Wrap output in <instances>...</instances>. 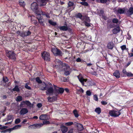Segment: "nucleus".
Returning <instances> with one entry per match:
<instances>
[{
	"label": "nucleus",
	"mask_w": 133,
	"mask_h": 133,
	"mask_svg": "<svg viewBox=\"0 0 133 133\" xmlns=\"http://www.w3.org/2000/svg\"><path fill=\"white\" fill-rule=\"evenodd\" d=\"M77 77L79 81L83 85L87 87L91 86L93 85V83L91 81L88 80L87 79L83 78L81 75H79Z\"/></svg>",
	"instance_id": "obj_1"
},
{
	"label": "nucleus",
	"mask_w": 133,
	"mask_h": 133,
	"mask_svg": "<svg viewBox=\"0 0 133 133\" xmlns=\"http://www.w3.org/2000/svg\"><path fill=\"white\" fill-rule=\"evenodd\" d=\"M7 56L10 59L15 60L16 59L15 54L12 51H6Z\"/></svg>",
	"instance_id": "obj_2"
},
{
	"label": "nucleus",
	"mask_w": 133,
	"mask_h": 133,
	"mask_svg": "<svg viewBox=\"0 0 133 133\" xmlns=\"http://www.w3.org/2000/svg\"><path fill=\"white\" fill-rule=\"evenodd\" d=\"M25 105L30 108L32 107L33 105L29 101L27 100L21 102L20 106L21 107H25Z\"/></svg>",
	"instance_id": "obj_3"
},
{
	"label": "nucleus",
	"mask_w": 133,
	"mask_h": 133,
	"mask_svg": "<svg viewBox=\"0 0 133 133\" xmlns=\"http://www.w3.org/2000/svg\"><path fill=\"white\" fill-rule=\"evenodd\" d=\"M109 114L111 116L117 117L120 115L121 113L120 112V111L113 110L110 111Z\"/></svg>",
	"instance_id": "obj_4"
},
{
	"label": "nucleus",
	"mask_w": 133,
	"mask_h": 133,
	"mask_svg": "<svg viewBox=\"0 0 133 133\" xmlns=\"http://www.w3.org/2000/svg\"><path fill=\"white\" fill-rule=\"evenodd\" d=\"M43 58L45 61H49L50 60V54L47 52H44L42 53Z\"/></svg>",
	"instance_id": "obj_5"
},
{
	"label": "nucleus",
	"mask_w": 133,
	"mask_h": 133,
	"mask_svg": "<svg viewBox=\"0 0 133 133\" xmlns=\"http://www.w3.org/2000/svg\"><path fill=\"white\" fill-rule=\"evenodd\" d=\"M48 88L46 89V92L47 95H52L54 93V89L52 85L50 84L48 85Z\"/></svg>",
	"instance_id": "obj_6"
},
{
	"label": "nucleus",
	"mask_w": 133,
	"mask_h": 133,
	"mask_svg": "<svg viewBox=\"0 0 133 133\" xmlns=\"http://www.w3.org/2000/svg\"><path fill=\"white\" fill-rule=\"evenodd\" d=\"M31 8L32 10L36 14L39 10L38 9V6L36 2H33L31 5Z\"/></svg>",
	"instance_id": "obj_7"
},
{
	"label": "nucleus",
	"mask_w": 133,
	"mask_h": 133,
	"mask_svg": "<svg viewBox=\"0 0 133 133\" xmlns=\"http://www.w3.org/2000/svg\"><path fill=\"white\" fill-rule=\"evenodd\" d=\"M51 51L53 54L56 56H61L63 55V53L61 51L56 48H52Z\"/></svg>",
	"instance_id": "obj_8"
},
{
	"label": "nucleus",
	"mask_w": 133,
	"mask_h": 133,
	"mask_svg": "<svg viewBox=\"0 0 133 133\" xmlns=\"http://www.w3.org/2000/svg\"><path fill=\"white\" fill-rule=\"evenodd\" d=\"M55 89L57 92L59 93L62 94L64 91V89L62 88H59L58 87H56L55 85H54Z\"/></svg>",
	"instance_id": "obj_9"
},
{
	"label": "nucleus",
	"mask_w": 133,
	"mask_h": 133,
	"mask_svg": "<svg viewBox=\"0 0 133 133\" xmlns=\"http://www.w3.org/2000/svg\"><path fill=\"white\" fill-rule=\"evenodd\" d=\"M126 14L128 15H130L133 14V7L130 8L129 9H126Z\"/></svg>",
	"instance_id": "obj_10"
},
{
	"label": "nucleus",
	"mask_w": 133,
	"mask_h": 133,
	"mask_svg": "<svg viewBox=\"0 0 133 133\" xmlns=\"http://www.w3.org/2000/svg\"><path fill=\"white\" fill-rule=\"evenodd\" d=\"M49 0H38L41 6L45 5L46 3L49 1Z\"/></svg>",
	"instance_id": "obj_11"
},
{
	"label": "nucleus",
	"mask_w": 133,
	"mask_h": 133,
	"mask_svg": "<svg viewBox=\"0 0 133 133\" xmlns=\"http://www.w3.org/2000/svg\"><path fill=\"white\" fill-rule=\"evenodd\" d=\"M28 112V109L25 108H22L20 111V113L21 115H24Z\"/></svg>",
	"instance_id": "obj_12"
},
{
	"label": "nucleus",
	"mask_w": 133,
	"mask_h": 133,
	"mask_svg": "<svg viewBox=\"0 0 133 133\" xmlns=\"http://www.w3.org/2000/svg\"><path fill=\"white\" fill-rule=\"evenodd\" d=\"M40 119L41 120H45L49 119V117L46 115H41L39 117Z\"/></svg>",
	"instance_id": "obj_13"
},
{
	"label": "nucleus",
	"mask_w": 133,
	"mask_h": 133,
	"mask_svg": "<svg viewBox=\"0 0 133 133\" xmlns=\"http://www.w3.org/2000/svg\"><path fill=\"white\" fill-rule=\"evenodd\" d=\"M63 68L64 69V71L68 70H70V68L68 65L66 63H63L62 64Z\"/></svg>",
	"instance_id": "obj_14"
},
{
	"label": "nucleus",
	"mask_w": 133,
	"mask_h": 133,
	"mask_svg": "<svg viewBox=\"0 0 133 133\" xmlns=\"http://www.w3.org/2000/svg\"><path fill=\"white\" fill-rule=\"evenodd\" d=\"M48 85L45 83H42L40 87V89L42 90H46L47 88H48Z\"/></svg>",
	"instance_id": "obj_15"
},
{
	"label": "nucleus",
	"mask_w": 133,
	"mask_h": 133,
	"mask_svg": "<svg viewBox=\"0 0 133 133\" xmlns=\"http://www.w3.org/2000/svg\"><path fill=\"white\" fill-rule=\"evenodd\" d=\"M126 9L119 8L117 10V12L120 14L125 13L126 14Z\"/></svg>",
	"instance_id": "obj_16"
},
{
	"label": "nucleus",
	"mask_w": 133,
	"mask_h": 133,
	"mask_svg": "<svg viewBox=\"0 0 133 133\" xmlns=\"http://www.w3.org/2000/svg\"><path fill=\"white\" fill-rule=\"evenodd\" d=\"M120 29L119 27H117L112 30V32L113 34H116L118 33L120 31Z\"/></svg>",
	"instance_id": "obj_17"
},
{
	"label": "nucleus",
	"mask_w": 133,
	"mask_h": 133,
	"mask_svg": "<svg viewBox=\"0 0 133 133\" xmlns=\"http://www.w3.org/2000/svg\"><path fill=\"white\" fill-rule=\"evenodd\" d=\"M56 99V98L55 97L53 96L52 97H48V101L49 102H52L55 101Z\"/></svg>",
	"instance_id": "obj_18"
},
{
	"label": "nucleus",
	"mask_w": 133,
	"mask_h": 133,
	"mask_svg": "<svg viewBox=\"0 0 133 133\" xmlns=\"http://www.w3.org/2000/svg\"><path fill=\"white\" fill-rule=\"evenodd\" d=\"M113 75L116 78H118L120 77V74L118 71H116L113 73Z\"/></svg>",
	"instance_id": "obj_19"
},
{
	"label": "nucleus",
	"mask_w": 133,
	"mask_h": 133,
	"mask_svg": "<svg viewBox=\"0 0 133 133\" xmlns=\"http://www.w3.org/2000/svg\"><path fill=\"white\" fill-rule=\"evenodd\" d=\"M61 129L63 133H65L68 130V128L64 126L61 127Z\"/></svg>",
	"instance_id": "obj_20"
},
{
	"label": "nucleus",
	"mask_w": 133,
	"mask_h": 133,
	"mask_svg": "<svg viewBox=\"0 0 133 133\" xmlns=\"http://www.w3.org/2000/svg\"><path fill=\"white\" fill-rule=\"evenodd\" d=\"M82 21L88 22H90V19L89 17L86 16H84Z\"/></svg>",
	"instance_id": "obj_21"
},
{
	"label": "nucleus",
	"mask_w": 133,
	"mask_h": 133,
	"mask_svg": "<svg viewBox=\"0 0 133 133\" xmlns=\"http://www.w3.org/2000/svg\"><path fill=\"white\" fill-rule=\"evenodd\" d=\"M59 29L61 30L66 31L68 30V27L66 25L65 26H60L59 27Z\"/></svg>",
	"instance_id": "obj_22"
},
{
	"label": "nucleus",
	"mask_w": 133,
	"mask_h": 133,
	"mask_svg": "<svg viewBox=\"0 0 133 133\" xmlns=\"http://www.w3.org/2000/svg\"><path fill=\"white\" fill-rule=\"evenodd\" d=\"M107 46L109 49H112L114 46V44L112 42H109Z\"/></svg>",
	"instance_id": "obj_23"
},
{
	"label": "nucleus",
	"mask_w": 133,
	"mask_h": 133,
	"mask_svg": "<svg viewBox=\"0 0 133 133\" xmlns=\"http://www.w3.org/2000/svg\"><path fill=\"white\" fill-rule=\"evenodd\" d=\"M16 33L22 37H25L24 31H18Z\"/></svg>",
	"instance_id": "obj_24"
},
{
	"label": "nucleus",
	"mask_w": 133,
	"mask_h": 133,
	"mask_svg": "<svg viewBox=\"0 0 133 133\" xmlns=\"http://www.w3.org/2000/svg\"><path fill=\"white\" fill-rule=\"evenodd\" d=\"M18 4L21 6L22 7H24L25 5V2L24 1L21 0L19 1Z\"/></svg>",
	"instance_id": "obj_25"
},
{
	"label": "nucleus",
	"mask_w": 133,
	"mask_h": 133,
	"mask_svg": "<svg viewBox=\"0 0 133 133\" xmlns=\"http://www.w3.org/2000/svg\"><path fill=\"white\" fill-rule=\"evenodd\" d=\"M21 126L20 125H18L14 126L12 128H10L11 131L13 130L17 129L20 128Z\"/></svg>",
	"instance_id": "obj_26"
},
{
	"label": "nucleus",
	"mask_w": 133,
	"mask_h": 133,
	"mask_svg": "<svg viewBox=\"0 0 133 133\" xmlns=\"http://www.w3.org/2000/svg\"><path fill=\"white\" fill-rule=\"evenodd\" d=\"M11 131L10 129L9 128L2 131L1 132V133H10Z\"/></svg>",
	"instance_id": "obj_27"
},
{
	"label": "nucleus",
	"mask_w": 133,
	"mask_h": 133,
	"mask_svg": "<svg viewBox=\"0 0 133 133\" xmlns=\"http://www.w3.org/2000/svg\"><path fill=\"white\" fill-rule=\"evenodd\" d=\"M43 125V123L36 124L33 125L32 126L37 128H39L40 127H42Z\"/></svg>",
	"instance_id": "obj_28"
},
{
	"label": "nucleus",
	"mask_w": 133,
	"mask_h": 133,
	"mask_svg": "<svg viewBox=\"0 0 133 133\" xmlns=\"http://www.w3.org/2000/svg\"><path fill=\"white\" fill-rule=\"evenodd\" d=\"M38 15H43L45 16L46 14L44 12H43L41 10H39L38 11V12L37 14Z\"/></svg>",
	"instance_id": "obj_29"
},
{
	"label": "nucleus",
	"mask_w": 133,
	"mask_h": 133,
	"mask_svg": "<svg viewBox=\"0 0 133 133\" xmlns=\"http://www.w3.org/2000/svg\"><path fill=\"white\" fill-rule=\"evenodd\" d=\"M78 128L77 129L79 131L82 130L83 129V127L82 124H78L77 125Z\"/></svg>",
	"instance_id": "obj_30"
},
{
	"label": "nucleus",
	"mask_w": 133,
	"mask_h": 133,
	"mask_svg": "<svg viewBox=\"0 0 133 133\" xmlns=\"http://www.w3.org/2000/svg\"><path fill=\"white\" fill-rule=\"evenodd\" d=\"M19 89L17 85H16L14 88L12 89V90L13 91H16L17 92H18L19 91Z\"/></svg>",
	"instance_id": "obj_31"
},
{
	"label": "nucleus",
	"mask_w": 133,
	"mask_h": 133,
	"mask_svg": "<svg viewBox=\"0 0 133 133\" xmlns=\"http://www.w3.org/2000/svg\"><path fill=\"white\" fill-rule=\"evenodd\" d=\"M84 16H82V14L80 13L78 14L77 15V17L79 18L82 20L83 19Z\"/></svg>",
	"instance_id": "obj_32"
},
{
	"label": "nucleus",
	"mask_w": 133,
	"mask_h": 133,
	"mask_svg": "<svg viewBox=\"0 0 133 133\" xmlns=\"http://www.w3.org/2000/svg\"><path fill=\"white\" fill-rule=\"evenodd\" d=\"M25 37L31 35V32L29 31H24Z\"/></svg>",
	"instance_id": "obj_33"
},
{
	"label": "nucleus",
	"mask_w": 133,
	"mask_h": 133,
	"mask_svg": "<svg viewBox=\"0 0 133 133\" xmlns=\"http://www.w3.org/2000/svg\"><path fill=\"white\" fill-rule=\"evenodd\" d=\"M73 112L76 117H78V116H79V115L76 110H74L73 111Z\"/></svg>",
	"instance_id": "obj_34"
},
{
	"label": "nucleus",
	"mask_w": 133,
	"mask_h": 133,
	"mask_svg": "<svg viewBox=\"0 0 133 133\" xmlns=\"http://www.w3.org/2000/svg\"><path fill=\"white\" fill-rule=\"evenodd\" d=\"M49 23L50 24L53 26H55L56 25V22H54L50 20H49Z\"/></svg>",
	"instance_id": "obj_35"
},
{
	"label": "nucleus",
	"mask_w": 133,
	"mask_h": 133,
	"mask_svg": "<svg viewBox=\"0 0 133 133\" xmlns=\"http://www.w3.org/2000/svg\"><path fill=\"white\" fill-rule=\"evenodd\" d=\"M95 111L96 112L99 114L101 112V109L99 108H97L95 109Z\"/></svg>",
	"instance_id": "obj_36"
},
{
	"label": "nucleus",
	"mask_w": 133,
	"mask_h": 133,
	"mask_svg": "<svg viewBox=\"0 0 133 133\" xmlns=\"http://www.w3.org/2000/svg\"><path fill=\"white\" fill-rule=\"evenodd\" d=\"M75 58V56H72L71 57H69V58L68 57H66L65 58V59H69L70 61H74V59Z\"/></svg>",
	"instance_id": "obj_37"
},
{
	"label": "nucleus",
	"mask_w": 133,
	"mask_h": 133,
	"mask_svg": "<svg viewBox=\"0 0 133 133\" xmlns=\"http://www.w3.org/2000/svg\"><path fill=\"white\" fill-rule=\"evenodd\" d=\"M13 117L12 115H9L8 116L7 118V120L9 121L11 119H13Z\"/></svg>",
	"instance_id": "obj_38"
},
{
	"label": "nucleus",
	"mask_w": 133,
	"mask_h": 133,
	"mask_svg": "<svg viewBox=\"0 0 133 133\" xmlns=\"http://www.w3.org/2000/svg\"><path fill=\"white\" fill-rule=\"evenodd\" d=\"M112 22L114 23L117 24L118 22V20L117 18H114L113 19Z\"/></svg>",
	"instance_id": "obj_39"
},
{
	"label": "nucleus",
	"mask_w": 133,
	"mask_h": 133,
	"mask_svg": "<svg viewBox=\"0 0 133 133\" xmlns=\"http://www.w3.org/2000/svg\"><path fill=\"white\" fill-rule=\"evenodd\" d=\"M8 79L7 77H3V81L5 83H6L8 82Z\"/></svg>",
	"instance_id": "obj_40"
},
{
	"label": "nucleus",
	"mask_w": 133,
	"mask_h": 133,
	"mask_svg": "<svg viewBox=\"0 0 133 133\" xmlns=\"http://www.w3.org/2000/svg\"><path fill=\"white\" fill-rule=\"evenodd\" d=\"M22 100V97L21 96H19L17 97L16 101L17 102H20Z\"/></svg>",
	"instance_id": "obj_41"
},
{
	"label": "nucleus",
	"mask_w": 133,
	"mask_h": 133,
	"mask_svg": "<svg viewBox=\"0 0 133 133\" xmlns=\"http://www.w3.org/2000/svg\"><path fill=\"white\" fill-rule=\"evenodd\" d=\"M80 3L82 5L84 6H88V3L86 2H81Z\"/></svg>",
	"instance_id": "obj_42"
},
{
	"label": "nucleus",
	"mask_w": 133,
	"mask_h": 133,
	"mask_svg": "<svg viewBox=\"0 0 133 133\" xmlns=\"http://www.w3.org/2000/svg\"><path fill=\"white\" fill-rule=\"evenodd\" d=\"M84 23L86 26L89 27L91 26L90 23V22H84Z\"/></svg>",
	"instance_id": "obj_43"
},
{
	"label": "nucleus",
	"mask_w": 133,
	"mask_h": 133,
	"mask_svg": "<svg viewBox=\"0 0 133 133\" xmlns=\"http://www.w3.org/2000/svg\"><path fill=\"white\" fill-rule=\"evenodd\" d=\"M36 81L38 83H42V81L39 79V77H37L36 79Z\"/></svg>",
	"instance_id": "obj_44"
},
{
	"label": "nucleus",
	"mask_w": 133,
	"mask_h": 133,
	"mask_svg": "<svg viewBox=\"0 0 133 133\" xmlns=\"http://www.w3.org/2000/svg\"><path fill=\"white\" fill-rule=\"evenodd\" d=\"M55 63L56 64H58L57 65H60V64H61V61L58 59H56L55 61Z\"/></svg>",
	"instance_id": "obj_45"
},
{
	"label": "nucleus",
	"mask_w": 133,
	"mask_h": 133,
	"mask_svg": "<svg viewBox=\"0 0 133 133\" xmlns=\"http://www.w3.org/2000/svg\"><path fill=\"white\" fill-rule=\"evenodd\" d=\"M70 70H65L64 71H65V72L64 73V74L66 76L69 75L70 73L69 71Z\"/></svg>",
	"instance_id": "obj_46"
},
{
	"label": "nucleus",
	"mask_w": 133,
	"mask_h": 133,
	"mask_svg": "<svg viewBox=\"0 0 133 133\" xmlns=\"http://www.w3.org/2000/svg\"><path fill=\"white\" fill-rule=\"evenodd\" d=\"M128 77H133V74L131 72H128L127 76Z\"/></svg>",
	"instance_id": "obj_47"
},
{
	"label": "nucleus",
	"mask_w": 133,
	"mask_h": 133,
	"mask_svg": "<svg viewBox=\"0 0 133 133\" xmlns=\"http://www.w3.org/2000/svg\"><path fill=\"white\" fill-rule=\"evenodd\" d=\"M20 119L19 118H18L15 120V123L16 124H17L20 123Z\"/></svg>",
	"instance_id": "obj_48"
},
{
	"label": "nucleus",
	"mask_w": 133,
	"mask_h": 133,
	"mask_svg": "<svg viewBox=\"0 0 133 133\" xmlns=\"http://www.w3.org/2000/svg\"><path fill=\"white\" fill-rule=\"evenodd\" d=\"M73 123L72 122H68L65 123V125H66L67 126H70L72 124H73Z\"/></svg>",
	"instance_id": "obj_49"
},
{
	"label": "nucleus",
	"mask_w": 133,
	"mask_h": 133,
	"mask_svg": "<svg viewBox=\"0 0 133 133\" xmlns=\"http://www.w3.org/2000/svg\"><path fill=\"white\" fill-rule=\"evenodd\" d=\"M43 124H50V122L49 121L45 120L43 122Z\"/></svg>",
	"instance_id": "obj_50"
},
{
	"label": "nucleus",
	"mask_w": 133,
	"mask_h": 133,
	"mask_svg": "<svg viewBox=\"0 0 133 133\" xmlns=\"http://www.w3.org/2000/svg\"><path fill=\"white\" fill-rule=\"evenodd\" d=\"M122 72L124 74V75L127 76L128 72H127L125 69L123 70Z\"/></svg>",
	"instance_id": "obj_51"
},
{
	"label": "nucleus",
	"mask_w": 133,
	"mask_h": 133,
	"mask_svg": "<svg viewBox=\"0 0 133 133\" xmlns=\"http://www.w3.org/2000/svg\"><path fill=\"white\" fill-rule=\"evenodd\" d=\"M38 21L40 24H43V20L42 19H38Z\"/></svg>",
	"instance_id": "obj_52"
},
{
	"label": "nucleus",
	"mask_w": 133,
	"mask_h": 133,
	"mask_svg": "<svg viewBox=\"0 0 133 133\" xmlns=\"http://www.w3.org/2000/svg\"><path fill=\"white\" fill-rule=\"evenodd\" d=\"M94 99L95 101H97L98 98L97 96L96 95H94Z\"/></svg>",
	"instance_id": "obj_53"
},
{
	"label": "nucleus",
	"mask_w": 133,
	"mask_h": 133,
	"mask_svg": "<svg viewBox=\"0 0 133 133\" xmlns=\"http://www.w3.org/2000/svg\"><path fill=\"white\" fill-rule=\"evenodd\" d=\"M121 47L122 51H123L126 48V46L125 45H124L121 46Z\"/></svg>",
	"instance_id": "obj_54"
},
{
	"label": "nucleus",
	"mask_w": 133,
	"mask_h": 133,
	"mask_svg": "<svg viewBox=\"0 0 133 133\" xmlns=\"http://www.w3.org/2000/svg\"><path fill=\"white\" fill-rule=\"evenodd\" d=\"M86 94L88 96H90L91 95V92L90 91L88 90L86 92Z\"/></svg>",
	"instance_id": "obj_55"
},
{
	"label": "nucleus",
	"mask_w": 133,
	"mask_h": 133,
	"mask_svg": "<svg viewBox=\"0 0 133 133\" xmlns=\"http://www.w3.org/2000/svg\"><path fill=\"white\" fill-rule=\"evenodd\" d=\"M73 5L74 3L72 2H69L68 4V5L69 6H72Z\"/></svg>",
	"instance_id": "obj_56"
},
{
	"label": "nucleus",
	"mask_w": 133,
	"mask_h": 133,
	"mask_svg": "<svg viewBox=\"0 0 133 133\" xmlns=\"http://www.w3.org/2000/svg\"><path fill=\"white\" fill-rule=\"evenodd\" d=\"M109 1L108 0H100V2L101 3H105L107 1Z\"/></svg>",
	"instance_id": "obj_57"
},
{
	"label": "nucleus",
	"mask_w": 133,
	"mask_h": 133,
	"mask_svg": "<svg viewBox=\"0 0 133 133\" xmlns=\"http://www.w3.org/2000/svg\"><path fill=\"white\" fill-rule=\"evenodd\" d=\"M37 106L38 108H40L42 107V104L41 103H38L37 104Z\"/></svg>",
	"instance_id": "obj_58"
},
{
	"label": "nucleus",
	"mask_w": 133,
	"mask_h": 133,
	"mask_svg": "<svg viewBox=\"0 0 133 133\" xmlns=\"http://www.w3.org/2000/svg\"><path fill=\"white\" fill-rule=\"evenodd\" d=\"M101 104L103 105H105L107 104V102L105 101H102L101 102Z\"/></svg>",
	"instance_id": "obj_59"
},
{
	"label": "nucleus",
	"mask_w": 133,
	"mask_h": 133,
	"mask_svg": "<svg viewBox=\"0 0 133 133\" xmlns=\"http://www.w3.org/2000/svg\"><path fill=\"white\" fill-rule=\"evenodd\" d=\"M25 87L27 89H31L30 87L28 86V85L26 84L25 85Z\"/></svg>",
	"instance_id": "obj_60"
},
{
	"label": "nucleus",
	"mask_w": 133,
	"mask_h": 133,
	"mask_svg": "<svg viewBox=\"0 0 133 133\" xmlns=\"http://www.w3.org/2000/svg\"><path fill=\"white\" fill-rule=\"evenodd\" d=\"M8 128L7 126H4L0 128L1 130H3L7 128Z\"/></svg>",
	"instance_id": "obj_61"
},
{
	"label": "nucleus",
	"mask_w": 133,
	"mask_h": 133,
	"mask_svg": "<svg viewBox=\"0 0 133 133\" xmlns=\"http://www.w3.org/2000/svg\"><path fill=\"white\" fill-rule=\"evenodd\" d=\"M78 91L81 93H83L84 91L82 88H80L78 90Z\"/></svg>",
	"instance_id": "obj_62"
},
{
	"label": "nucleus",
	"mask_w": 133,
	"mask_h": 133,
	"mask_svg": "<svg viewBox=\"0 0 133 133\" xmlns=\"http://www.w3.org/2000/svg\"><path fill=\"white\" fill-rule=\"evenodd\" d=\"M73 129H71L68 131V133H72L73 132Z\"/></svg>",
	"instance_id": "obj_63"
},
{
	"label": "nucleus",
	"mask_w": 133,
	"mask_h": 133,
	"mask_svg": "<svg viewBox=\"0 0 133 133\" xmlns=\"http://www.w3.org/2000/svg\"><path fill=\"white\" fill-rule=\"evenodd\" d=\"M128 54L130 57H131L133 56V53H128Z\"/></svg>",
	"instance_id": "obj_64"
}]
</instances>
